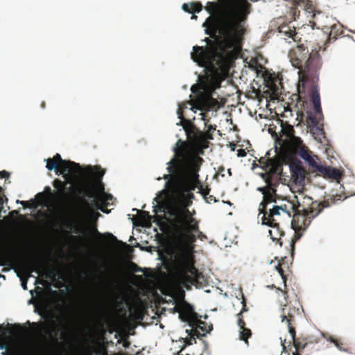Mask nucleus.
Segmentation results:
<instances>
[{"mask_svg":"<svg viewBox=\"0 0 355 355\" xmlns=\"http://www.w3.org/2000/svg\"><path fill=\"white\" fill-rule=\"evenodd\" d=\"M288 141H290L297 149L304 146L302 144V140L295 135H294L293 137Z\"/></svg>","mask_w":355,"mask_h":355,"instance_id":"34","label":"nucleus"},{"mask_svg":"<svg viewBox=\"0 0 355 355\" xmlns=\"http://www.w3.org/2000/svg\"><path fill=\"white\" fill-rule=\"evenodd\" d=\"M109 235L114 240H116V236H113L112 234H109Z\"/></svg>","mask_w":355,"mask_h":355,"instance_id":"51","label":"nucleus"},{"mask_svg":"<svg viewBox=\"0 0 355 355\" xmlns=\"http://www.w3.org/2000/svg\"><path fill=\"white\" fill-rule=\"evenodd\" d=\"M215 130H216V125H214V126L212 125H207V132H206V135H207V137L208 139H213V137H212V136H211L210 132L211 131Z\"/></svg>","mask_w":355,"mask_h":355,"instance_id":"38","label":"nucleus"},{"mask_svg":"<svg viewBox=\"0 0 355 355\" xmlns=\"http://www.w3.org/2000/svg\"><path fill=\"white\" fill-rule=\"evenodd\" d=\"M174 152V157L168 163L167 170L170 174L164 175V179L167 180L166 185L168 189L182 200V205H158L153 210L155 213L154 222L162 230L166 222L170 238L171 230L169 221L172 218L170 215L171 209L174 207L188 208L191 205L194 198L192 191L200 183L198 172L203 162V159L198 155L189 157L186 144L181 140L177 142Z\"/></svg>","mask_w":355,"mask_h":355,"instance_id":"3","label":"nucleus"},{"mask_svg":"<svg viewBox=\"0 0 355 355\" xmlns=\"http://www.w3.org/2000/svg\"><path fill=\"white\" fill-rule=\"evenodd\" d=\"M42 196H43V193H39L36 196V197H42Z\"/></svg>","mask_w":355,"mask_h":355,"instance_id":"50","label":"nucleus"},{"mask_svg":"<svg viewBox=\"0 0 355 355\" xmlns=\"http://www.w3.org/2000/svg\"><path fill=\"white\" fill-rule=\"evenodd\" d=\"M288 58L293 67L299 69V91L305 89L311 83L308 94L313 105L315 115L309 116V121L313 126H316L322 117L320 96L318 91V81L322 61L319 51L311 52L304 44H298L288 52Z\"/></svg>","mask_w":355,"mask_h":355,"instance_id":"4","label":"nucleus"},{"mask_svg":"<svg viewBox=\"0 0 355 355\" xmlns=\"http://www.w3.org/2000/svg\"><path fill=\"white\" fill-rule=\"evenodd\" d=\"M178 117L181 119L180 124L182 127L187 130L189 128L192 127L191 122L184 118L183 110L181 108H178Z\"/></svg>","mask_w":355,"mask_h":355,"instance_id":"30","label":"nucleus"},{"mask_svg":"<svg viewBox=\"0 0 355 355\" xmlns=\"http://www.w3.org/2000/svg\"><path fill=\"white\" fill-rule=\"evenodd\" d=\"M2 265H3V263H0V266H2Z\"/></svg>","mask_w":355,"mask_h":355,"instance_id":"56","label":"nucleus"},{"mask_svg":"<svg viewBox=\"0 0 355 355\" xmlns=\"http://www.w3.org/2000/svg\"><path fill=\"white\" fill-rule=\"evenodd\" d=\"M6 331V328H5V326H4V324H0V334H3Z\"/></svg>","mask_w":355,"mask_h":355,"instance_id":"46","label":"nucleus"},{"mask_svg":"<svg viewBox=\"0 0 355 355\" xmlns=\"http://www.w3.org/2000/svg\"><path fill=\"white\" fill-rule=\"evenodd\" d=\"M200 193L202 195L203 198L206 200L207 202L211 203V202H217V200L216 199V197H214L212 195H209L210 189L207 187L204 189L202 186L200 187Z\"/></svg>","mask_w":355,"mask_h":355,"instance_id":"28","label":"nucleus"},{"mask_svg":"<svg viewBox=\"0 0 355 355\" xmlns=\"http://www.w3.org/2000/svg\"><path fill=\"white\" fill-rule=\"evenodd\" d=\"M291 169L293 176L296 180H303L304 179V171L303 168L299 165H291Z\"/></svg>","mask_w":355,"mask_h":355,"instance_id":"27","label":"nucleus"},{"mask_svg":"<svg viewBox=\"0 0 355 355\" xmlns=\"http://www.w3.org/2000/svg\"><path fill=\"white\" fill-rule=\"evenodd\" d=\"M141 352H137L135 355H140Z\"/></svg>","mask_w":355,"mask_h":355,"instance_id":"53","label":"nucleus"},{"mask_svg":"<svg viewBox=\"0 0 355 355\" xmlns=\"http://www.w3.org/2000/svg\"><path fill=\"white\" fill-rule=\"evenodd\" d=\"M182 9H183L184 11H186V12H189V13H191V12H192L191 8H190V7H189V6L188 4H187V3H184V4L182 5Z\"/></svg>","mask_w":355,"mask_h":355,"instance_id":"41","label":"nucleus"},{"mask_svg":"<svg viewBox=\"0 0 355 355\" xmlns=\"http://www.w3.org/2000/svg\"><path fill=\"white\" fill-rule=\"evenodd\" d=\"M200 318V316L199 315L198 318V322H194L191 325V327L194 329L193 331L197 336H199L200 335L198 329H200L203 331V334H202V336H205L213 329L211 324H209L207 322L202 321Z\"/></svg>","mask_w":355,"mask_h":355,"instance_id":"24","label":"nucleus"},{"mask_svg":"<svg viewBox=\"0 0 355 355\" xmlns=\"http://www.w3.org/2000/svg\"><path fill=\"white\" fill-rule=\"evenodd\" d=\"M69 191L70 197L67 200V205L76 214L83 216L91 209L90 204L85 197L94 198V205L102 211L108 213L106 209L107 201L112 200V196L104 192L103 185L100 187L101 193L96 196H95L96 189L93 187H81L78 186L74 187L71 185L69 187Z\"/></svg>","mask_w":355,"mask_h":355,"instance_id":"8","label":"nucleus"},{"mask_svg":"<svg viewBox=\"0 0 355 355\" xmlns=\"http://www.w3.org/2000/svg\"><path fill=\"white\" fill-rule=\"evenodd\" d=\"M312 168L320 173L324 178H330L338 182L342 177V174L338 169L331 166H324L318 164V162Z\"/></svg>","mask_w":355,"mask_h":355,"instance_id":"18","label":"nucleus"},{"mask_svg":"<svg viewBox=\"0 0 355 355\" xmlns=\"http://www.w3.org/2000/svg\"><path fill=\"white\" fill-rule=\"evenodd\" d=\"M192 14L196 12H200L202 10V5L200 2H193L191 3Z\"/></svg>","mask_w":355,"mask_h":355,"instance_id":"35","label":"nucleus"},{"mask_svg":"<svg viewBox=\"0 0 355 355\" xmlns=\"http://www.w3.org/2000/svg\"><path fill=\"white\" fill-rule=\"evenodd\" d=\"M347 197L342 194L333 195L322 202H312L307 209H299L300 205H295V212L292 214V225L298 230H305L311 223V220L319 215L324 208L334 205L337 201H343Z\"/></svg>","mask_w":355,"mask_h":355,"instance_id":"11","label":"nucleus"},{"mask_svg":"<svg viewBox=\"0 0 355 355\" xmlns=\"http://www.w3.org/2000/svg\"><path fill=\"white\" fill-rule=\"evenodd\" d=\"M282 133L283 136L286 137V140H290L295 135V130L293 128V126L287 123L285 124H282Z\"/></svg>","mask_w":355,"mask_h":355,"instance_id":"26","label":"nucleus"},{"mask_svg":"<svg viewBox=\"0 0 355 355\" xmlns=\"http://www.w3.org/2000/svg\"><path fill=\"white\" fill-rule=\"evenodd\" d=\"M191 19H197V16L196 15H194V13H193V15L191 16Z\"/></svg>","mask_w":355,"mask_h":355,"instance_id":"49","label":"nucleus"},{"mask_svg":"<svg viewBox=\"0 0 355 355\" xmlns=\"http://www.w3.org/2000/svg\"><path fill=\"white\" fill-rule=\"evenodd\" d=\"M26 268L29 273L36 272L38 275H40L45 270L46 266L41 257H28L26 259Z\"/></svg>","mask_w":355,"mask_h":355,"instance_id":"20","label":"nucleus"},{"mask_svg":"<svg viewBox=\"0 0 355 355\" xmlns=\"http://www.w3.org/2000/svg\"><path fill=\"white\" fill-rule=\"evenodd\" d=\"M322 29H326L324 33H328L327 42H331L332 40L335 41L337 39V36L343 33V29L340 24H333L329 28L328 27H322Z\"/></svg>","mask_w":355,"mask_h":355,"instance_id":"23","label":"nucleus"},{"mask_svg":"<svg viewBox=\"0 0 355 355\" xmlns=\"http://www.w3.org/2000/svg\"><path fill=\"white\" fill-rule=\"evenodd\" d=\"M298 155L303 159L307 162L311 168H313L317 162L311 155L310 150L305 146H301L298 148Z\"/></svg>","mask_w":355,"mask_h":355,"instance_id":"25","label":"nucleus"},{"mask_svg":"<svg viewBox=\"0 0 355 355\" xmlns=\"http://www.w3.org/2000/svg\"><path fill=\"white\" fill-rule=\"evenodd\" d=\"M292 9V13H293V19H295V16L297 15H297L299 16L300 15V10H297V8H291Z\"/></svg>","mask_w":355,"mask_h":355,"instance_id":"43","label":"nucleus"},{"mask_svg":"<svg viewBox=\"0 0 355 355\" xmlns=\"http://www.w3.org/2000/svg\"><path fill=\"white\" fill-rule=\"evenodd\" d=\"M31 329H27L21 324L12 325V330L17 334L12 340L14 353L6 351L1 355H93L86 354H61V353H43L47 345L51 342L58 340V331L46 328L44 323H35L27 322Z\"/></svg>","mask_w":355,"mask_h":355,"instance_id":"5","label":"nucleus"},{"mask_svg":"<svg viewBox=\"0 0 355 355\" xmlns=\"http://www.w3.org/2000/svg\"><path fill=\"white\" fill-rule=\"evenodd\" d=\"M170 220L173 248L169 263L178 282L187 290L191 286H198L202 274L195 266L194 256L188 250L197 239L202 240L206 236L199 229L198 221L187 207H172Z\"/></svg>","mask_w":355,"mask_h":355,"instance_id":"1","label":"nucleus"},{"mask_svg":"<svg viewBox=\"0 0 355 355\" xmlns=\"http://www.w3.org/2000/svg\"><path fill=\"white\" fill-rule=\"evenodd\" d=\"M276 270H277V272H279V274L281 275L282 279L284 280V282H286V276L284 275V270L282 267V263H279V264L276 266Z\"/></svg>","mask_w":355,"mask_h":355,"instance_id":"37","label":"nucleus"},{"mask_svg":"<svg viewBox=\"0 0 355 355\" xmlns=\"http://www.w3.org/2000/svg\"><path fill=\"white\" fill-rule=\"evenodd\" d=\"M252 333L250 329L244 327L241 329L240 331V338L241 339L248 342V339L251 336Z\"/></svg>","mask_w":355,"mask_h":355,"instance_id":"33","label":"nucleus"},{"mask_svg":"<svg viewBox=\"0 0 355 355\" xmlns=\"http://www.w3.org/2000/svg\"><path fill=\"white\" fill-rule=\"evenodd\" d=\"M10 176V174L8 172L6 171H0V178H8Z\"/></svg>","mask_w":355,"mask_h":355,"instance_id":"40","label":"nucleus"},{"mask_svg":"<svg viewBox=\"0 0 355 355\" xmlns=\"http://www.w3.org/2000/svg\"><path fill=\"white\" fill-rule=\"evenodd\" d=\"M202 120L205 121V125H207V123L209 121V119H207L206 114L202 113Z\"/></svg>","mask_w":355,"mask_h":355,"instance_id":"42","label":"nucleus"},{"mask_svg":"<svg viewBox=\"0 0 355 355\" xmlns=\"http://www.w3.org/2000/svg\"><path fill=\"white\" fill-rule=\"evenodd\" d=\"M225 17L221 21L219 33L223 38L217 35V28L214 27L211 33L206 30L207 34L218 41L216 43L206 37L207 47L195 46L193 48L191 58L200 67H205L216 75H225L228 73L231 55L241 48V37L243 29L240 26L238 15L235 12V3L233 0L222 1Z\"/></svg>","mask_w":355,"mask_h":355,"instance_id":"2","label":"nucleus"},{"mask_svg":"<svg viewBox=\"0 0 355 355\" xmlns=\"http://www.w3.org/2000/svg\"><path fill=\"white\" fill-rule=\"evenodd\" d=\"M0 347H1V348H3V345H0Z\"/></svg>","mask_w":355,"mask_h":355,"instance_id":"55","label":"nucleus"},{"mask_svg":"<svg viewBox=\"0 0 355 355\" xmlns=\"http://www.w3.org/2000/svg\"><path fill=\"white\" fill-rule=\"evenodd\" d=\"M247 153L244 149H239L238 150L237 156L240 157H243L246 156Z\"/></svg>","mask_w":355,"mask_h":355,"instance_id":"39","label":"nucleus"},{"mask_svg":"<svg viewBox=\"0 0 355 355\" xmlns=\"http://www.w3.org/2000/svg\"><path fill=\"white\" fill-rule=\"evenodd\" d=\"M278 31L284 36V40L291 38L293 42H299L301 40L298 33L296 32L295 27L292 24L291 21L287 24L282 23L280 24L278 26Z\"/></svg>","mask_w":355,"mask_h":355,"instance_id":"19","label":"nucleus"},{"mask_svg":"<svg viewBox=\"0 0 355 355\" xmlns=\"http://www.w3.org/2000/svg\"><path fill=\"white\" fill-rule=\"evenodd\" d=\"M193 105L199 110L209 112L218 110L224 105V103L213 98L211 92H207L198 94L193 100Z\"/></svg>","mask_w":355,"mask_h":355,"instance_id":"13","label":"nucleus"},{"mask_svg":"<svg viewBox=\"0 0 355 355\" xmlns=\"http://www.w3.org/2000/svg\"><path fill=\"white\" fill-rule=\"evenodd\" d=\"M330 341L331 343H334L335 344V345L340 351H343V352H347V349L345 348V345L344 343H341L340 340H339L338 339H336V338H331Z\"/></svg>","mask_w":355,"mask_h":355,"instance_id":"36","label":"nucleus"},{"mask_svg":"<svg viewBox=\"0 0 355 355\" xmlns=\"http://www.w3.org/2000/svg\"><path fill=\"white\" fill-rule=\"evenodd\" d=\"M286 340H284V342H282V345L283 347V350L285 353H288L289 354V352L286 349Z\"/></svg>","mask_w":355,"mask_h":355,"instance_id":"45","label":"nucleus"},{"mask_svg":"<svg viewBox=\"0 0 355 355\" xmlns=\"http://www.w3.org/2000/svg\"><path fill=\"white\" fill-rule=\"evenodd\" d=\"M242 304H243L242 310L237 314V316H238V325L240 327V329L245 327V321L243 319V313L244 311H248V309L246 308L247 306H246V304H245L244 298L243 299Z\"/></svg>","mask_w":355,"mask_h":355,"instance_id":"29","label":"nucleus"},{"mask_svg":"<svg viewBox=\"0 0 355 355\" xmlns=\"http://www.w3.org/2000/svg\"><path fill=\"white\" fill-rule=\"evenodd\" d=\"M280 224H271L269 225L272 230H269V234L273 241H277L280 246L283 245L284 243H288L291 250V255L294 253L295 242L300 239V236L295 233L294 236L291 239L284 238V232L280 228Z\"/></svg>","mask_w":355,"mask_h":355,"instance_id":"14","label":"nucleus"},{"mask_svg":"<svg viewBox=\"0 0 355 355\" xmlns=\"http://www.w3.org/2000/svg\"><path fill=\"white\" fill-rule=\"evenodd\" d=\"M112 355H123V354L119 352V353H114Z\"/></svg>","mask_w":355,"mask_h":355,"instance_id":"52","label":"nucleus"},{"mask_svg":"<svg viewBox=\"0 0 355 355\" xmlns=\"http://www.w3.org/2000/svg\"><path fill=\"white\" fill-rule=\"evenodd\" d=\"M174 355H180V352H178L177 354H174Z\"/></svg>","mask_w":355,"mask_h":355,"instance_id":"54","label":"nucleus"},{"mask_svg":"<svg viewBox=\"0 0 355 355\" xmlns=\"http://www.w3.org/2000/svg\"><path fill=\"white\" fill-rule=\"evenodd\" d=\"M44 192L50 196H52L53 195L51 189L49 187H46L44 188Z\"/></svg>","mask_w":355,"mask_h":355,"instance_id":"44","label":"nucleus"},{"mask_svg":"<svg viewBox=\"0 0 355 355\" xmlns=\"http://www.w3.org/2000/svg\"><path fill=\"white\" fill-rule=\"evenodd\" d=\"M94 355H108L107 351L105 350V352H102L101 354H95Z\"/></svg>","mask_w":355,"mask_h":355,"instance_id":"47","label":"nucleus"},{"mask_svg":"<svg viewBox=\"0 0 355 355\" xmlns=\"http://www.w3.org/2000/svg\"><path fill=\"white\" fill-rule=\"evenodd\" d=\"M21 284H22V286H23L24 289H26L27 288H26V282H22Z\"/></svg>","mask_w":355,"mask_h":355,"instance_id":"48","label":"nucleus"},{"mask_svg":"<svg viewBox=\"0 0 355 355\" xmlns=\"http://www.w3.org/2000/svg\"><path fill=\"white\" fill-rule=\"evenodd\" d=\"M132 211H136L139 214V218L141 221L150 223L152 216L149 214L148 211H139L137 209H133Z\"/></svg>","mask_w":355,"mask_h":355,"instance_id":"32","label":"nucleus"},{"mask_svg":"<svg viewBox=\"0 0 355 355\" xmlns=\"http://www.w3.org/2000/svg\"><path fill=\"white\" fill-rule=\"evenodd\" d=\"M260 176L265 181L266 185L259 187L257 190L264 196L271 187H278L279 184V176H270L268 173H260Z\"/></svg>","mask_w":355,"mask_h":355,"instance_id":"21","label":"nucleus"},{"mask_svg":"<svg viewBox=\"0 0 355 355\" xmlns=\"http://www.w3.org/2000/svg\"><path fill=\"white\" fill-rule=\"evenodd\" d=\"M284 294L286 303L282 309L281 318L282 322L286 324L291 337V340L288 345V347H291L289 350L291 351V348L293 347L295 351L292 352V355H300V353L306 347L310 345L317 343L318 338L311 335H301L299 337H296V318L300 315V310L298 307L293 306L291 302H288L286 291H284Z\"/></svg>","mask_w":355,"mask_h":355,"instance_id":"10","label":"nucleus"},{"mask_svg":"<svg viewBox=\"0 0 355 355\" xmlns=\"http://www.w3.org/2000/svg\"><path fill=\"white\" fill-rule=\"evenodd\" d=\"M297 3V6H300L303 8L306 12L311 15L313 21L310 22L313 23V26H316L318 28H320V22L319 20L320 17H323L324 15L321 11L316 10L315 5L310 0H295Z\"/></svg>","mask_w":355,"mask_h":355,"instance_id":"16","label":"nucleus"},{"mask_svg":"<svg viewBox=\"0 0 355 355\" xmlns=\"http://www.w3.org/2000/svg\"><path fill=\"white\" fill-rule=\"evenodd\" d=\"M60 322L58 324L53 319L44 322L46 328L51 330L55 329L58 331V340L49 343L47 347L52 344L57 343L59 339L67 340L72 338L76 329L81 334L83 343L87 345L96 346L104 338L105 329L103 307L99 304H96L89 317L85 320L84 322L79 323L78 325L77 324L75 325L74 323H63L62 318L60 317ZM39 323H44V322H40Z\"/></svg>","mask_w":355,"mask_h":355,"instance_id":"6","label":"nucleus"},{"mask_svg":"<svg viewBox=\"0 0 355 355\" xmlns=\"http://www.w3.org/2000/svg\"><path fill=\"white\" fill-rule=\"evenodd\" d=\"M259 162L265 171L264 173H268L270 176H279L284 159L277 155L272 158L261 157Z\"/></svg>","mask_w":355,"mask_h":355,"instance_id":"15","label":"nucleus"},{"mask_svg":"<svg viewBox=\"0 0 355 355\" xmlns=\"http://www.w3.org/2000/svg\"><path fill=\"white\" fill-rule=\"evenodd\" d=\"M60 322L58 324L53 319L44 322L46 328L51 330L55 329L58 331V340L49 343L47 347L52 344L57 343L59 339L67 340L72 338L76 329L81 334L83 343L87 345L96 346L104 338L105 329L103 307L99 304H96L89 317L85 320L84 322L79 323L78 325L77 324L75 325L74 323H63L62 318L60 317ZM39 323H44V322H40Z\"/></svg>","mask_w":355,"mask_h":355,"instance_id":"7","label":"nucleus"},{"mask_svg":"<svg viewBox=\"0 0 355 355\" xmlns=\"http://www.w3.org/2000/svg\"><path fill=\"white\" fill-rule=\"evenodd\" d=\"M179 317L183 322H187L191 326L198 322L199 315L194 311L193 307L189 303L183 301L179 306Z\"/></svg>","mask_w":355,"mask_h":355,"instance_id":"17","label":"nucleus"},{"mask_svg":"<svg viewBox=\"0 0 355 355\" xmlns=\"http://www.w3.org/2000/svg\"><path fill=\"white\" fill-rule=\"evenodd\" d=\"M92 173L97 181L101 182L105 171L99 166H95L92 168Z\"/></svg>","mask_w":355,"mask_h":355,"instance_id":"31","label":"nucleus"},{"mask_svg":"<svg viewBox=\"0 0 355 355\" xmlns=\"http://www.w3.org/2000/svg\"><path fill=\"white\" fill-rule=\"evenodd\" d=\"M295 212V204L293 202L288 201L282 205H274L272 208L267 209L261 214H263L262 224L271 225V224H280L281 223L288 220L292 214Z\"/></svg>","mask_w":355,"mask_h":355,"instance_id":"12","label":"nucleus"},{"mask_svg":"<svg viewBox=\"0 0 355 355\" xmlns=\"http://www.w3.org/2000/svg\"><path fill=\"white\" fill-rule=\"evenodd\" d=\"M277 187H271L269 188V190L266 193H264L263 200L260 203V213L264 211V210L267 209L268 204L276 202L277 198Z\"/></svg>","mask_w":355,"mask_h":355,"instance_id":"22","label":"nucleus"},{"mask_svg":"<svg viewBox=\"0 0 355 355\" xmlns=\"http://www.w3.org/2000/svg\"><path fill=\"white\" fill-rule=\"evenodd\" d=\"M46 168L49 171L55 170L57 175H62L64 181L55 179L53 186L57 189L55 196L60 200L67 202L70 197V193H67V184H72L73 178L76 176L80 170V166L74 162L62 159L60 155L57 153L53 158L46 160Z\"/></svg>","mask_w":355,"mask_h":355,"instance_id":"9","label":"nucleus"}]
</instances>
